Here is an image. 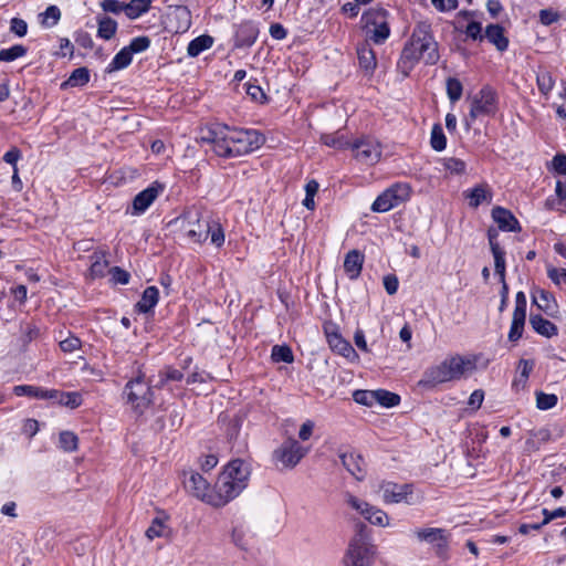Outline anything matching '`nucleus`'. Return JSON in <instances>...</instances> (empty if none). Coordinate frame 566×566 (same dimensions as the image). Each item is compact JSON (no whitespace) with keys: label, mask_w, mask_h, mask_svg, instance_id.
Masks as SVG:
<instances>
[{"label":"nucleus","mask_w":566,"mask_h":566,"mask_svg":"<svg viewBox=\"0 0 566 566\" xmlns=\"http://www.w3.org/2000/svg\"><path fill=\"white\" fill-rule=\"evenodd\" d=\"M184 375L180 370L174 368H167L160 374L159 386H165L168 381H180Z\"/></svg>","instance_id":"nucleus-57"},{"label":"nucleus","mask_w":566,"mask_h":566,"mask_svg":"<svg viewBox=\"0 0 566 566\" xmlns=\"http://www.w3.org/2000/svg\"><path fill=\"white\" fill-rule=\"evenodd\" d=\"M556 196L558 197L559 205L563 207L557 208L558 210L566 211V185L560 181L556 182L555 187Z\"/></svg>","instance_id":"nucleus-64"},{"label":"nucleus","mask_w":566,"mask_h":566,"mask_svg":"<svg viewBox=\"0 0 566 566\" xmlns=\"http://www.w3.org/2000/svg\"><path fill=\"white\" fill-rule=\"evenodd\" d=\"M14 395L22 397L28 396L38 399H50L53 394L51 390L43 389L31 385H19L13 388Z\"/></svg>","instance_id":"nucleus-29"},{"label":"nucleus","mask_w":566,"mask_h":566,"mask_svg":"<svg viewBox=\"0 0 566 566\" xmlns=\"http://www.w3.org/2000/svg\"><path fill=\"white\" fill-rule=\"evenodd\" d=\"M530 324L542 336L552 337L557 335L556 325L541 315H531Z\"/></svg>","instance_id":"nucleus-22"},{"label":"nucleus","mask_w":566,"mask_h":566,"mask_svg":"<svg viewBox=\"0 0 566 566\" xmlns=\"http://www.w3.org/2000/svg\"><path fill=\"white\" fill-rule=\"evenodd\" d=\"M158 297H159L158 289L156 286H148L144 291L142 298L136 304L137 310L142 313H148L156 306V304L158 302Z\"/></svg>","instance_id":"nucleus-24"},{"label":"nucleus","mask_w":566,"mask_h":566,"mask_svg":"<svg viewBox=\"0 0 566 566\" xmlns=\"http://www.w3.org/2000/svg\"><path fill=\"white\" fill-rule=\"evenodd\" d=\"M90 81V72L86 67L75 69L62 86H83Z\"/></svg>","instance_id":"nucleus-37"},{"label":"nucleus","mask_w":566,"mask_h":566,"mask_svg":"<svg viewBox=\"0 0 566 566\" xmlns=\"http://www.w3.org/2000/svg\"><path fill=\"white\" fill-rule=\"evenodd\" d=\"M438 60V43L431 34L430 24L426 22L418 23L410 41L402 50L400 64L410 70L418 61H423L426 64H436Z\"/></svg>","instance_id":"nucleus-4"},{"label":"nucleus","mask_w":566,"mask_h":566,"mask_svg":"<svg viewBox=\"0 0 566 566\" xmlns=\"http://www.w3.org/2000/svg\"><path fill=\"white\" fill-rule=\"evenodd\" d=\"M167 516H157L151 521L150 526L146 531V537L150 541L157 537H165L168 533L166 525Z\"/></svg>","instance_id":"nucleus-33"},{"label":"nucleus","mask_w":566,"mask_h":566,"mask_svg":"<svg viewBox=\"0 0 566 566\" xmlns=\"http://www.w3.org/2000/svg\"><path fill=\"white\" fill-rule=\"evenodd\" d=\"M209 235L211 243L216 247H221L224 243V233L221 226L217 222L210 221Z\"/></svg>","instance_id":"nucleus-54"},{"label":"nucleus","mask_w":566,"mask_h":566,"mask_svg":"<svg viewBox=\"0 0 566 566\" xmlns=\"http://www.w3.org/2000/svg\"><path fill=\"white\" fill-rule=\"evenodd\" d=\"M329 347L337 354L346 357L350 361L358 360V355L349 342L344 339L338 333L327 334Z\"/></svg>","instance_id":"nucleus-17"},{"label":"nucleus","mask_w":566,"mask_h":566,"mask_svg":"<svg viewBox=\"0 0 566 566\" xmlns=\"http://www.w3.org/2000/svg\"><path fill=\"white\" fill-rule=\"evenodd\" d=\"M81 345V339L72 334H70L66 338L60 340V348L64 353H73L80 349Z\"/></svg>","instance_id":"nucleus-55"},{"label":"nucleus","mask_w":566,"mask_h":566,"mask_svg":"<svg viewBox=\"0 0 566 566\" xmlns=\"http://www.w3.org/2000/svg\"><path fill=\"white\" fill-rule=\"evenodd\" d=\"M151 0H130L125 4V14L134 20L149 10Z\"/></svg>","instance_id":"nucleus-34"},{"label":"nucleus","mask_w":566,"mask_h":566,"mask_svg":"<svg viewBox=\"0 0 566 566\" xmlns=\"http://www.w3.org/2000/svg\"><path fill=\"white\" fill-rule=\"evenodd\" d=\"M368 522L379 527H388L390 525V517L384 510L375 506L371 516H368Z\"/></svg>","instance_id":"nucleus-48"},{"label":"nucleus","mask_w":566,"mask_h":566,"mask_svg":"<svg viewBox=\"0 0 566 566\" xmlns=\"http://www.w3.org/2000/svg\"><path fill=\"white\" fill-rule=\"evenodd\" d=\"M345 503L354 511H356L359 515H361L365 520L368 521V516H371V512L374 510V505L368 502L350 494H345Z\"/></svg>","instance_id":"nucleus-25"},{"label":"nucleus","mask_w":566,"mask_h":566,"mask_svg":"<svg viewBox=\"0 0 566 566\" xmlns=\"http://www.w3.org/2000/svg\"><path fill=\"white\" fill-rule=\"evenodd\" d=\"M259 34L258 27L252 22H243L238 27L235 32V46H251Z\"/></svg>","instance_id":"nucleus-18"},{"label":"nucleus","mask_w":566,"mask_h":566,"mask_svg":"<svg viewBox=\"0 0 566 566\" xmlns=\"http://www.w3.org/2000/svg\"><path fill=\"white\" fill-rule=\"evenodd\" d=\"M60 448L65 452H73L77 449L78 438L72 431H62L59 437Z\"/></svg>","instance_id":"nucleus-40"},{"label":"nucleus","mask_w":566,"mask_h":566,"mask_svg":"<svg viewBox=\"0 0 566 566\" xmlns=\"http://www.w3.org/2000/svg\"><path fill=\"white\" fill-rule=\"evenodd\" d=\"M525 314H514L512 317V324L509 333V339L511 342H516L522 337L524 324H525Z\"/></svg>","instance_id":"nucleus-38"},{"label":"nucleus","mask_w":566,"mask_h":566,"mask_svg":"<svg viewBox=\"0 0 566 566\" xmlns=\"http://www.w3.org/2000/svg\"><path fill=\"white\" fill-rule=\"evenodd\" d=\"M271 357L275 363H280V361L292 363L294 359L293 353L289 346H279V345H275L272 348Z\"/></svg>","instance_id":"nucleus-45"},{"label":"nucleus","mask_w":566,"mask_h":566,"mask_svg":"<svg viewBox=\"0 0 566 566\" xmlns=\"http://www.w3.org/2000/svg\"><path fill=\"white\" fill-rule=\"evenodd\" d=\"M307 452L308 449L301 446L295 439H289L275 450L274 455L284 468H294Z\"/></svg>","instance_id":"nucleus-12"},{"label":"nucleus","mask_w":566,"mask_h":566,"mask_svg":"<svg viewBox=\"0 0 566 566\" xmlns=\"http://www.w3.org/2000/svg\"><path fill=\"white\" fill-rule=\"evenodd\" d=\"M368 522L379 527H388L390 525V517L384 510L375 506L371 516H368Z\"/></svg>","instance_id":"nucleus-49"},{"label":"nucleus","mask_w":566,"mask_h":566,"mask_svg":"<svg viewBox=\"0 0 566 566\" xmlns=\"http://www.w3.org/2000/svg\"><path fill=\"white\" fill-rule=\"evenodd\" d=\"M27 49L21 44H15L9 49L0 50V61L12 62L19 57L24 56Z\"/></svg>","instance_id":"nucleus-43"},{"label":"nucleus","mask_w":566,"mask_h":566,"mask_svg":"<svg viewBox=\"0 0 566 566\" xmlns=\"http://www.w3.org/2000/svg\"><path fill=\"white\" fill-rule=\"evenodd\" d=\"M150 45V40L147 36H138L130 41L129 45L126 48L129 50L132 54L140 53L147 50Z\"/></svg>","instance_id":"nucleus-56"},{"label":"nucleus","mask_w":566,"mask_h":566,"mask_svg":"<svg viewBox=\"0 0 566 566\" xmlns=\"http://www.w3.org/2000/svg\"><path fill=\"white\" fill-rule=\"evenodd\" d=\"M101 7L105 12L119 13L125 12V4L118 0H103Z\"/></svg>","instance_id":"nucleus-61"},{"label":"nucleus","mask_w":566,"mask_h":566,"mask_svg":"<svg viewBox=\"0 0 566 566\" xmlns=\"http://www.w3.org/2000/svg\"><path fill=\"white\" fill-rule=\"evenodd\" d=\"M443 168L451 175H463L467 170V164L459 158L449 157L441 160Z\"/></svg>","instance_id":"nucleus-41"},{"label":"nucleus","mask_w":566,"mask_h":566,"mask_svg":"<svg viewBox=\"0 0 566 566\" xmlns=\"http://www.w3.org/2000/svg\"><path fill=\"white\" fill-rule=\"evenodd\" d=\"M431 146L434 150L441 151L447 146V138L440 125H434L431 130Z\"/></svg>","instance_id":"nucleus-44"},{"label":"nucleus","mask_w":566,"mask_h":566,"mask_svg":"<svg viewBox=\"0 0 566 566\" xmlns=\"http://www.w3.org/2000/svg\"><path fill=\"white\" fill-rule=\"evenodd\" d=\"M377 491L385 504L417 505L424 499L423 493L409 483L398 484L392 481H381L377 485Z\"/></svg>","instance_id":"nucleus-6"},{"label":"nucleus","mask_w":566,"mask_h":566,"mask_svg":"<svg viewBox=\"0 0 566 566\" xmlns=\"http://www.w3.org/2000/svg\"><path fill=\"white\" fill-rule=\"evenodd\" d=\"M175 223L190 242L200 243L209 237L210 220L203 218L199 209L187 210Z\"/></svg>","instance_id":"nucleus-7"},{"label":"nucleus","mask_w":566,"mask_h":566,"mask_svg":"<svg viewBox=\"0 0 566 566\" xmlns=\"http://www.w3.org/2000/svg\"><path fill=\"white\" fill-rule=\"evenodd\" d=\"M339 458L345 469L357 480H361L364 478L365 462L359 454L353 452L342 453Z\"/></svg>","instance_id":"nucleus-20"},{"label":"nucleus","mask_w":566,"mask_h":566,"mask_svg":"<svg viewBox=\"0 0 566 566\" xmlns=\"http://www.w3.org/2000/svg\"><path fill=\"white\" fill-rule=\"evenodd\" d=\"M377 555V547L371 543L367 527L359 524L349 541L343 557L344 566H371Z\"/></svg>","instance_id":"nucleus-5"},{"label":"nucleus","mask_w":566,"mask_h":566,"mask_svg":"<svg viewBox=\"0 0 566 566\" xmlns=\"http://www.w3.org/2000/svg\"><path fill=\"white\" fill-rule=\"evenodd\" d=\"M185 486L192 493L193 496L210 505L211 499L216 494V485L210 489L207 480L197 472H191L188 480L185 481Z\"/></svg>","instance_id":"nucleus-15"},{"label":"nucleus","mask_w":566,"mask_h":566,"mask_svg":"<svg viewBox=\"0 0 566 566\" xmlns=\"http://www.w3.org/2000/svg\"><path fill=\"white\" fill-rule=\"evenodd\" d=\"M357 54H358L359 65L366 72H373L377 65V61H376L375 52L371 50L369 44H367V43L361 44L357 50Z\"/></svg>","instance_id":"nucleus-27"},{"label":"nucleus","mask_w":566,"mask_h":566,"mask_svg":"<svg viewBox=\"0 0 566 566\" xmlns=\"http://www.w3.org/2000/svg\"><path fill=\"white\" fill-rule=\"evenodd\" d=\"M213 44V38L210 35H200L193 39L187 48L188 55L191 57L198 56L201 52L210 49Z\"/></svg>","instance_id":"nucleus-30"},{"label":"nucleus","mask_w":566,"mask_h":566,"mask_svg":"<svg viewBox=\"0 0 566 566\" xmlns=\"http://www.w3.org/2000/svg\"><path fill=\"white\" fill-rule=\"evenodd\" d=\"M164 191V186L159 182H153L149 187L138 192L132 205V214L139 216L144 213L158 196Z\"/></svg>","instance_id":"nucleus-14"},{"label":"nucleus","mask_w":566,"mask_h":566,"mask_svg":"<svg viewBox=\"0 0 566 566\" xmlns=\"http://www.w3.org/2000/svg\"><path fill=\"white\" fill-rule=\"evenodd\" d=\"M355 402L367 407L375 406V390H356L353 395Z\"/></svg>","instance_id":"nucleus-51"},{"label":"nucleus","mask_w":566,"mask_h":566,"mask_svg":"<svg viewBox=\"0 0 566 566\" xmlns=\"http://www.w3.org/2000/svg\"><path fill=\"white\" fill-rule=\"evenodd\" d=\"M22 154L19 148L11 147L4 155L3 161L12 166V170L18 169V161L21 159Z\"/></svg>","instance_id":"nucleus-58"},{"label":"nucleus","mask_w":566,"mask_h":566,"mask_svg":"<svg viewBox=\"0 0 566 566\" xmlns=\"http://www.w3.org/2000/svg\"><path fill=\"white\" fill-rule=\"evenodd\" d=\"M201 140L220 157H237L259 149L265 138L255 129L214 125L202 134Z\"/></svg>","instance_id":"nucleus-1"},{"label":"nucleus","mask_w":566,"mask_h":566,"mask_svg":"<svg viewBox=\"0 0 566 566\" xmlns=\"http://www.w3.org/2000/svg\"><path fill=\"white\" fill-rule=\"evenodd\" d=\"M412 534L419 542L436 545L438 548H444L448 544L449 534L444 528L423 527L416 528Z\"/></svg>","instance_id":"nucleus-16"},{"label":"nucleus","mask_w":566,"mask_h":566,"mask_svg":"<svg viewBox=\"0 0 566 566\" xmlns=\"http://www.w3.org/2000/svg\"><path fill=\"white\" fill-rule=\"evenodd\" d=\"M357 160L374 165L381 157V148L377 140L371 138H363L350 145Z\"/></svg>","instance_id":"nucleus-13"},{"label":"nucleus","mask_w":566,"mask_h":566,"mask_svg":"<svg viewBox=\"0 0 566 566\" xmlns=\"http://www.w3.org/2000/svg\"><path fill=\"white\" fill-rule=\"evenodd\" d=\"M109 273L115 283L127 284L129 281V273L118 266L112 268Z\"/></svg>","instance_id":"nucleus-62"},{"label":"nucleus","mask_w":566,"mask_h":566,"mask_svg":"<svg viewBox=\"0 0 566 566\" xmlns=\"http://www.w3.org/2000/svg\"><path fill=\"white\" fill-rule=\"evenodd\" d=\"M488 197H490V193L486 189V186H476L467 191V198H469V203L473 208L480 206L484 200L488 199Z\"/></svg>","instance_id":"nucleus-39"},{"label":"nucleus","mask_w":566,"mask_h":566,"mask_svg":"<svg viewBox=\"0 0 566 566\" xmlns=\"http://www.w3.org/2000/svg\"><path fill=\"white\" fill-rule=\"evenodd\" d=\"M400 402V397L391 391L385 389L375 390V405H379L385 408H392L398 406Z\"/></svg>","instance_id":"nucleus-36"},{"label":"nucleus","mask_w":566,"mask_h":566,"mask_svg":"<svg viewBox=\"0 0 566 566\" xmlns=\"http://www.w3.org/2000/svg\"><path fill=\"white\" fill-rule=\"evenodd\" d=\"M485 36L499 51L507 49L509 40L505 38L504 29L501 25L490 24L485 30Z\"/></svg>","instance_id":"nucleus-23"},{"label":"nucleus","mask_w":566,"mask_h":566,"mask_svg":"<svg viewBox=\"0 0 566 566\" xmlns=\"http://www.w3.org/2000/svg\"><path fill=\"white\" fill-rule=\"evenodd\" d=\"M533 303L547 314H552L556 308L553 295L544 290H537L533 293Z\"/></svg>","instance_id":"nucleus-28"},{"label":"nucleus","mask_w":566,"mask_h":566,"mask_svg":"<svg viewBox=\"0 0 566 566\" xmlns=\"http://www.w3.org/2000/svg\"><path fill=\"white\" fill-rule=\"evenodd\" d=\"M490 245L494 256V268L496 274H499L502 282L505 279V259L504 251L500 248V245L494 241L493 237L490 234Z\"/></svg>","instance_id":"nucleus-31"},{"label":"nucleus","mask_w":566,"mask_h":566,"mask_svg":"<svg viewBox=\"0 0 566 566\" xmlns=\"http://www.w3.org/2000/svg\"><path fill=\"white\" fill-rule=\"evenodd\" d=\"M463 86L461 82L454 77L447 80V94L451 102H457L462 96Z\"/></svg>","instance_id":"nucleus-46"},{"label":"nucleus","mask_w":566,"mask_h":566,"mask_svg":"<svg viewBox=\"0 0 566 566\" xmlns=\"http://www.w3.org/2000/svg\"><path fill=\"white\" fill-rule=\"evenodd\" d=\"M492 217L503 231H515L518 228V221L507 209L496 207L492 210Z\"/></svg>","instance_id":"nucleus-19"},{"label":"nucleus","mask_w":566,"mask_h":566,"mask_svg":"<svg viewBox=\"0 0 566 566\" xmlns=\"http://www.w3.org/2000/svg\"><path fill=\"white\" fill-rule=\"evenodd\" d=\"M132 59L133 54L129 50L126 46L123 48L108 64L107 72L112 73L127 67L130 64Z\"/></svg>","instance_id":"nucleus-35"},{"label":"nucleus","mask_w":566,"mask_h":566,"mask_svg":"<svg viewBox=\"0 0 566 566\" xmlns=\"http://www.w3.org/2000/svg\"><path fill=\"white\" fill-rule=\"evenodd\" d=\"M538 90L547 95L554 87V80L549 72L543 71L537 74Z\"/></svg>","instance_id":"nucleus-50"},{"label":"nucleus","mask_w":566,"mask_h":566,"mask_svg":"<svg viewBox=\"0 0 566 566\" xmlns=\"http://www.w3.org/2000/svg\"><path fill=\"white\" fill-rule=\"evenodd\" d=\"M97 35L104 40H111L116 31H117V23L115 20H113L109 17L102 15L97 17Z\"/></svg>","instance_id":"nucleus-32"},{"label":"nucleus","mask_w":566,"mask_h":566,"mask_svg":"<svg viewBox=\"0 0 566 566\" xmlns=\"http://www.w3.org/2000/svg\"><path fill=\"white\" fill-rule=\"evenodd\" d=\"M558 398L554 394L537 392L536 406L541 410H548L556 406Z\"/></svg>","instance_id":"nucleus-47"},{"label":"nucleus","mask_w":566,"mask_h":566,"mask_svg":"<svg viewBox=\"0 0 566 566\" xmlns=\"http://www.w3.org/2000/svg\"><path fill=\"white\" fill-rule=\"evenodd\" d=\"M544 515V520L542 522L543 526L548 524L551 521L555 518H562L566 516V509L565 507H558L554 511H548L547 509H543L542 511Z\"/></svg>","instance_id":"nucleus-60"},{"label":"nucleus","mask_w":566,"mask_h":566,"mask_svg":"<svg viewBox=\"0 0 566 566\" xmlns=\"http://www.w3.org/2000/svg\"><path fill=\"white\" fill-rule=\"evenodd\" d=\"M547 276L557 285L566 283V269L547 266Z\"/></svg>","instance_id":"nucleus-59"},{"label":"nucleus","mask_w":566,"mask_h":566,"mask_svg":"<svg viewBox=\"0 0 566 566\" xmlns=\"http://www.w3.org/2000/svg\"><path fill=\"white\" fill-rule=\"evenodd\" d=\"M52 397L50 399L56 400L60 405L70 407L72 409L77 408L82 405V396L80 392H64L55 389H51Z\"/></svg>","instance_id":"nucleus-26"},{"label":"nucleus","mask_w":566,"mask_h":566,"mask_svg":"<svg viewBox=\"0 0 566 566\" xmlns=\"http://www.w3.org/2000/svg\"><path fill=\"white\" fill-rule=\"evenodd\" d=\"M250 474V465L245 461L237 459L229 462L218 476L210 505L221 507L235 499L248 486Z\"/></svg>","instance_id":"nucleus-3"},{"label":"nucleus","mask_w":566,"mask_h":566,"mask_svg":"<svg viewBox=\"0 0 566 566\" xmlns=\"http://www.w3.org/2000/svg\"><path fill=\"white\" fill-rule=\"evenodd\" d=\"M126 403L137 413H144L153 402V391L143 376L128 381L124 389Z\"/></svg>","instance_id":"nucleus-8"},{"label":"nucleus","mask_w":566,"mask_h":566,"mask_svg":"<svg viewBox=\"0 0 566 566\" xmlns=\"http://www.w3.org/2000/svg\"><path fill=\"white\" fill-rule=\"evenodd\" d=\"M409 196L410 188L408 185L395 184L376 198L371 205V210L374 212H387L408 200Z\"/></svg>","instance_id":"nucleus-10"},{"label":"nucleus","mask_w":566,"mask_h":566,"mask_svg":"<svg viewBox=\"0 0 566 566\" xmlns=\"http://www.w3.org/2000/svg\"><path fill=\"white\" fill-rule=\"evenodd\" d=\"M321 139L324 145H326L328 147L337 148V149H344V148L350 147V145H352L350 143L345 140L342 136H336V135H331V134L323 135L321 137Z\"/></svg>","instance_id":"nucleus-53"},{"label":"nucleus","mask_w":566,"mask_h":566,"mask_svg":"<svg viewBox=\"0 0 566 566\" xmlns=\"http://www.w3.org/2000/svg\"><path fill=\"white\" fill-rule=\"evenodd\" d=\"M476 369V359L473 356L454 354L442 361L427 368L418 381L419 387L434 388L438 385L460 380L472 375Z\"/></svg>","instance_id":"nucleus-2"},{"label":"nucleus","mask_w":566,"mask_h":566,"mask_svg":"<svg viewBox=\"0 0 566 566\" xmlns=\"http://www.w3.org/2000/svg\"><path fill=\"white\" fill-rule=\"evenodd\" d=\"M497 111L496 95L490 87H483L472 101L469 117L474 120L480 117L493 116Z\"/></svg>","instance_id":"nucleus-11"},{"label":"nucleus","mask_w":566,"mask_h":566,"mask_svg":"<svg viewBox=\"0 0 566 566\" xmlns=\"http://www.w3.org/2000/svg\"><path fill=\"white\" fill-rule=\"evenodd\" d=\"M361 22L367 34L375 43L380 44L389 38L388 12L385 9H369L363 14Z\"/></svg>","instance_id":"nucleus-9"},{"label":"nucleus","mask_w":566,"mask_h":566,"mask_svg":"<svg viewBox=\"0 0 566 566\" xmlns=\"http://www.w3.org/2000/svg\"><path fill=\"white\" fill-rule=\"evenodd\" d=\"M364 255L357 251H349L344 261V270L350 280L358 277L361 272Z\"/></svg>","instance_id":"nucleus-21"},{"label":"nucleus","mask_w":566,"mask_h":566,"mask_svg":"<svg viewBox=\"0 0 566 566\" xmlns=\"http://www.w3.org/2000/svg\"><path fill=\"white\" fill-rule=\"evenodd\" d=\"M559 19V14L552 9H543L539 11V20L543 24L549 25Z\"/></svg>","instance_id":"nucleus-63"},{"label":"nucleus","mask_w":566,"mask_h":566,"mask_svg":"<svg viewBox=\"0 0 566 566\" xmlns=\"http://www.w3.org/2000/svg\"><path fill=\"white\" fill-rule=\"evenodd\" d=\"M108 268V262L103 254H94L90 268L93 277L104 276Z\"/></svg>","instance_id":"nucleus-42"},{"label":"nucleus","mask_w":566,"mask_h":566,"mask_svg":"<svg viewBox=\"0 0 566 566\" xmlns=\"http://www.w3.org/2000/svg\"><path fill=\"white\" fill-rule=\"evenodd\" d=\"M42 24L48 27L55 25L61 18V11L56 6H50L42 13Z\"/></svg>","instance_id":"nucleus-52"}]
</instances>
